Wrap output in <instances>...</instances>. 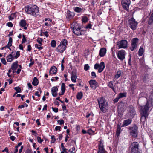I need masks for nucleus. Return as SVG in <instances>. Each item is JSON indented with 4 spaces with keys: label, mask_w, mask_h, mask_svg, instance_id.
Wrapping results in <instances>:
<instances>
[{
    "label": "nucleus",
    "mask_w": 153,
    "mask_h": 153,
    "mask_svg": "<svg viewBox=\"0 0 153 153\" xmlns=\"http://www.w3.org/2000/svg\"><path fill=\"white\" fill-rule=\"evenodd\" d=\"M148 100L146 105L141 107L140 121L142 122H145L147 118L149 108L153 105V91L149 96Z\"/></svg>",
    "instance_id": "1"
},
{
    "label": "nucleus",
    "mask_w": 153,
    "mask_h": 153,
    "mask_svg": "<svg viewBox=\"0 0 153 153\" xmlns=\"http://www.w3.org/2000/svg\"><path fill=\"white\" fill-rule=\"evenodd\" d=\"M26 13L34 16L39 15V10L38 7L36 5H29L25 7Z\"/></svg>",
    "instance_id": "2"
},
{
    "label": "nucleus",
    "mask_w": 153,
    "mask_h": 153,
    "mask_svg": "<svg viewBox=\"0 0 153 153\" xmlns=\"http://www.w3.org/2000/svg\"><path fill=\"white\" fill-rule=\"evenodd\" d=\"M139 144L138 142H133L129 147V150L131 153H142V150L139 148Z\"/></svg>",
    "instance_id": "3"
},
{
    "label": "nucleus",
    "mask_w": 153,
    "mask_h": 153,
    "mask_svg": "<svg viewBox=\"0 0 153 153\" xmlns=\"http://www.w3.org/2000/svg\"><path fill=\"white\" fill-rule=\"evenodd\" d=\"M98 102L99 108L103 112H105L106 107L107 105V103L106 100L103 97H100L97 99Z\"/></svg>",
    "instance_id": "4"
},
{
    "label": "nucleus",
    "mask_w": 153,
    "mask_h": 153,
    "mask_svg": "<svg viewBox=\"0 0 153 153\" xmlns=\"http://www.w3.org/2000/svg\"><path fill=\"white\" fill-rule=\"evenodd\" d=\"M67 45V41L63 39L61 42L60 44L57 46L56 50L60 53H63L66 49Z\"/></svg>",
    "instance_id": "5"
},
{
    "label": "nucleus",
    "mask_w": 153,
    "mask_h": 153,
    "mask_svg": "<svg viewBox=\"0 0 153 153\" xmlns=\"http://www.w3.org/2000/svg\"><path fill=\"white\" fill-rule=\"evenodd\" d=\"M128 129L130 130V134L132 137L135 138L137 136L138 132L137 126L134 125L132 126L129 127Z\"/></svg>",
    "instance_id": "6"
},
{
    "label": "nucleus",
    "mask_w": 153,
    "mask_h": 153,
    "mask_svg": "<svg viewBox=\"0 0 153 153\" xmlns=\"http://www.w3.org/2000/svg\"><path fill=\"white\" fill-rule=\"evenodd\" d=\"M128 23L129 27L133 30L136 29L137 26L138 24L137 22L133 18H131L128 20Z\"/></svg>",
    "instance_id": "7"
},
{
    "label": "nucleus",
    "mask_w": 153,
    "mask_h": 153,
    "mask_svg": "<svg viewBox=\"0 0 153 153\" xmlns=\"http://www.w3.org/2000/svg\"><path fill=\"white\" fill-rule=\"evenodd\" d=\"M81 27L78 26L77 27H74L73 28V33L77 35H79L83 34L84 31L81 30Z\"/></svg>",
    "instance_id": "8"
},
{
    "label": "nucleus",
    "mask_w": 153,
    "mask_h": 153,
    "mask_svg": "<svg viewBox=\"0 0 153 153\" xmlns=\"http://www.w3.org/2000/svg\"><path fill=\"white\" fill-rule=\"evenodd\" d=\"M117 45L118 46L119 48H125L127 46V42L125 40H123L118 42Z\"/></svg>",
    "instance_id": "9"
},
{
    "label": "nucleus",
    "mask_w": 153,
    "mask_h": 153,
    "mask_svg": "<svg viewBox=\"0 0 153 153\" xmlns=\"http://www.w3.org/2000/svg\"><path fill=\"white\" fill-rule=\"evenodd\" d=\"M130 3V0H122L121 1L122 7L126 10H128L129 7Z\"/></svg>",
    "instance_id": "10"
},
{
    "label": "nucleus",
    "mask_w": 153,
    "mask_h": 153,
    "mask_svg": "<svg viewBox=\"0 0 153 153\" xmlns=\"http://www.w3.org/2000/svg\"><path fill=\"white\" fill-rule=\"evenodd\" d=\"M106 152L102 142L100 141L98 144V151L97 153H106Z\"/></svg>",
    "instance_id": "11"
},
{
    "label": "nucleus",
    "mask_w": 153,
    "mask_h": 153,
    "mask_svg": "<svg viewBox=\"0 0 153 153\" xmlns=\"http://www.w3.org/2000/svg\"><path fill=\"white\" fill-rule=\"evenodd\" d=\"M128 113L131 117H133L135 114V111L134 108L131 105H130L128 108Z\"/></svg>",
    "instance_id": "12"
},
{
    "label": "nucleus",
    "mask_w": 153,
    "mask_h": 153,
    "mask_svg": "<svg viewBox=\"0 0 153 153\" xmlns=\"http://www.w3.org/2000/svg\"><path fill=\"white\" fill-rule=\"evenodd\" d=\"M138 41V39L137 38L133 39L131 42V46L130 48L131 51H133L136 48Z\"/></svg>",
    "instance_id": "13"
},
{
    "label": "nucleus",
    "mask_w": 153,
    "mask_h": 153,
    "mask_svg": "<svg viewBox=\"0 0 153 153\" xmlns=\"http://www.w3.org/2000/svg\"><path fill=\"white\" fill-rule=\"evenodd\" d=\"M117 56L119 59L123 60L125 58V51L124 50L119 51H118Z\"/></svg>",
    "instance_id": "14"
},
{
    "label": "nucleus",
    "mask_w": 153,
    "mask_h": 153,
    "mask_svg": "<svg viewBox=\"0 0 153 153\" xmlns=\"http://www.w3.org/2000/svg\"><path fill=\"white\" fill-rule=\"evenodd\" d=\"M90 87L93 89H95L97 86L98 83L94 80H91L89 81Z\"/></svg>",
    "instance_id": "15"
},
{
    "label": "nucleus",
    "mask_w": 153,
    "mask_h": 153,
    "mask_svg": "<svg viewBox=\"0 0 153 153\" xmlns=\"http://www.w3.org/2000/svg\"><path fill=\"white\" fill-rule=\"evenodd\" d=\"M71 79L73 82L75 83L76 82V79L77 78L76 73L74 71H72L71 74Z\"/></svg>",
    "instance_id": "16"
},
{
    "label": "nucleus",
    "mask_w": 153,
    "mask_h": 153,
    "mask_svg": "<svg viewBox=\"0 0 153 153\" xmlns=\"http://www.w3.org/2000/svg\"><path fill=\"white\" fill-rule=\"evenodd\" d=\"M57 69L56 68L55 66H53L51 67L50 69L49 74L52 75L55 74L57 72Z\"/></svg>",
    "instance_id": "17"
},
{
    "label": "nucleus",
    "mask_w": 153,
    "mask_h": 153,
    "mask_svg": "<svg viewBox=\"0 0 153 153\" xmlns=\"http://www.w3.org/2000/svg\"><path fill=\"white\" fill-rule=\"evenodd\" d=\"M58 91V89L57 87L54 86L51 88V91L53 96L56 97L57 96Z\"/></svg>",
    "instance_id": "18"
},
{
    "label": "nucleus",
    "mask_w": 153,
    "mask_h": 153,
    "mask_svg": "<svg viewBox=\"0 0 153 153\" xmlns=\"http://www.w3.org/2000/svg\"><path fill=\"white\" fill-rule=\"evenodd\" d=\"M105 68V63L103 62H101L99 64V67L98 69V72L100 73L102 72Z\"/></svg>",
    "instance_id": "19"
},
{
    "label": "nucleus",
    "mask_w": 153,
    "mask_h": 153,
    "mask_svg": "<svg viewBox=\"0 0 153 153\" xmlns=\"http://www.w3.org/2000/svg\"><path fill=\"white\" fill-rule=\"evenodd\" d=\"M132 122V120L130 119H128L125 120L123 122V124L122 126V127L126 126L130 124Z\"/></svg>",
    "instance_id": "20"
},
{
    "label": "nucleus",
    "mask_w": 153,
    "mask_h": 153,
    "mask_svg": "<svg viewBox=\"0 0 153 153\" xmlns=\"http://www.w3.org/2000/svg\"><path fill=\"white\" fill-rule=\"evenodd\" d=\"M18 61H16L15 62L13 63L11 65V69L13 71L16 70L18 66Z\"/></svg>",
    "instance_id": "21"
},
{
    "label": "nucleus",
    "mask_w": 153,
    "mask_h": 153,
    "mask_svg": "<svg viewBox=\"0 0 153 153\" xmlns=\"http://www.w3.org/2000/svg\"><path fill=\"white\" fill-rule=\"evenodd\" d=\"M106 53V50L105 48H102L99 51V55L101 57L103 56Z\"/></svg>",
    "instance_id": "22"
},
{
    "label": "nucleus",
    "mask_w": 153,
    "mask_h": 153,
    "mask_svg": "<svg viewBox=\"0 0 153 153\" xmlns=\"http://www.w3.org/2000/svg\"><path fill=\"white\" fill-rule=\"evenodd\" d=\"M74 16V13L69 11H67V17L68 19L72 18Z\"/></svg>",
    "instance_id": "23"
},
{
    "label": "nucleus",
    "mask_w": 153,
    "mask_h": 153,
    "mask_svg": "<svg viewBox=\"0 0 153 153\" xmlns=\"http://www.w3.org/2000/svg\"><path fill=\"white\" fill-rule=\"evenodd\" d=\"M13 53V52H12L11 54H10L7 57V60L8 62H10L14 59V57H13V55L12 54Z\"/></svg>",
    "instance_id": "24"
},
{
    "label": "nucleus",
    "mask_w": 153,
    "mask_h": 153,
    "mask_svg": "<svg viewBox=\"0 0 153 153\" xmlns=\"http://www.w3.org/2000/svg\"><path fill=\"white\" fill-rule=\"evenodd\" d=\"M108 86L110 88H111L114 92H115V89L114 88V86L113 85V81H110L109 82Z\"/></svg>",
    "instance_id": "25"
},
{
    "label": "nucleus",
    "mask_w": 153,
    "mask_h": 153,
    "mask_svg": "<svg viewBox=\"0 0 153 153\" xmlns=\"http://www.w3.org/2000/svg\"><path fill=\"white\" fill-rule=\"evenodd\" d=\"M39 83L38 80L36 77H34L33 78V81L32 82V84L34 86H37Z\"/></svg>",
    "instance_id": "26"
},
{
    "label": "nucleus",
    "mask_w": 153,
    "mask_h": 153,
    "mask_svg": "<svg viewBox=\"0 0 153 153\" xmlns=\"http://www.w3.org/2000/svg\"><path fill=\"white\" fill-rule=\"evenodd\" d=\"M26 22L25 20L22 19L19 22L20 25L21 27H24L26 25Z\"/></svg>",
    "instance_id": "27"
},
{
    "label": "nucleus",
    "mask_w": 153,
    "mask_h": 153,
    "mask_svg": "<svg viewBox=\"0 0 153 153\" xmlns=\"http://www.w3.org/2000/svg\"><path fill=\"white\" fill-rule=\"evenodd\" d=\"M153 23V13L151 15L148 21V24L151 25Z\"/></svg>",
    "instance_id": "28"
},
{
    "label": "nucleus",
    "mask_w": 153,
    "mask_h": 153,
    "mask_svg": "<svg viewBox=\"0 0 153 153\" xmlns=\"http://www.w3.org/2000/svg\"><path fill=\"white\" fill-rule=\"evenodd\" d=\"M73 9L75 12L78 13L81 12L82 10L81 8L77 7H74Z\"/></svg>",
    "instance_id": "29"
},
{
    "label": "nucleus",
    "mask_w": 153,
    "mask_h": 153,
    "mask_svg": "<svg viewBox=\"0 0 153 153\" xmlns=\"http://www.w3.org/2000/svg\"><path fill=\"white\" fill-rule=\"evenodd\" d=\"M61 90L62 91V94H64L65 91V85L63 83H62Z\"/></svg>",
    "instance_id": "30"
},
{
    "label": "nucleus",
    "mask_w": 153,
    "mask_h": 153,
    "mask_svg": "<svg viewBox=\"0 0 153 153\" xmlns=\"http://www.w3.org/2000/svg\"><path fill=\"white\" fill-rule=\"evenodd\" d=\"M122 73V71L120 70H119L118 71L116 74L115 75V77L116 79H118L119 78L120 76L121 75V74Z\"/></svg>",
    "instance_id": "31"
},
{
    "label": "nucleus",
    "mask_w": 153,
    "mask_h": 153,
    "mask_svg": "<svg viewBox=\"0 0 153 153\" xmlns=\"http://www.w3.org/2000/svg\"><path fill=\"white\" fill-rule=\"evenodd\" d=\"M121 131V128L119 125H118L117 126V128L116 131V134L117 136H119L120 133Z\"/></svg>",
    "instance_id": "32"
},
{
    "label": "nucleus",
    "mask_w": 153,
    "mask_h": 153,
    "mask_svg": "<svg viewBox=\"0 0 153 153\" xmlns=\"http://www.w3.org/2000/svg\"><path fill=\"white\" fill-rule=\"evenodd\" d=\"M143 48L140 47L138 51V55L141 56H142L143 53Z\"/></svg>",
    "instance_id": "33"
},
{
    "label": "nucleus",
    "mask_w": 153,
    "mask_h": 153,
    "mask_svg": "<svg viewBox=\"0 0 153 153\" xmlns=\"http://www.w3.org/2000/svg\"><path fill=\"white\" fill-rule=\"evenodd\" d=\"M82 92L78 93L77 95V99L79 100L81 99L82 97Z\"/></svg>",
    "instance_id": "34"
},
{
    "label": "nucleus",
    "mask_w": 153,
    "mask_h": 153,
    "mask_svg": "<svg viewBox=\"0 0 153 153\" xmlns=\"http://www.w3.org/2000/svg\"><path fill=\"white\" fill-rule=\"evenodd\" d=\"M51 45L52 47L54 48L56 45V42L55 40H53L51 42Z\"/></svg>",
    "instance_id": "35"
},
{
    "label": "nucleus",
    "mask_w": 153,
    "mask_h": 153,
    "mask_svg": "<svg viewBox=\"0 0 153 153\" xmlns=\"http://www.w3.org/2000/svg\"><path fill=\"white\" fill-rule=\"evenodd\" d=\"M82 19V22L84 23H85L88 21V19L86 16L83 17Z\"/></svg>",
    "instance_id": "36"
},
{
    "label": "nucleus",
    "mask_w": 153,
    "mask_h": 153,
    "mask_svg": "<svg viewBox=\"0 0 153 153\" xmlns=\"http://www.w3.org/2000/svg\"><path fill=\"white\" fill-rule=\"evenodd\" d=\"M143 77V80L145 81H146L149 79L148 75L147 74L144 75Z\"/></svg>",
    "instance_id": "37"
},
{
    "label": "nucleus",
    "mask_w": 153,
    "mask_h": 153,
    "mask_svg": "<svg viewBox=\"0 0 153 153\" xmlns=\"http://www.w3.org/2000/svg\"><path fill=\"white\" fill-rule=\"evenodd\" d=\"M118 97L119 98H122L123 97H125L126 94L124 93H121L119 94Z\"/></svg>",
    "instance_id": "38"
},
{
    "label": "nucleus",
    "mask_w": 153,
    "mask_h": 153,
    "mask_svg": "<svg viewBox=\"0 0 153 153\" xmlns=\"http://www.w3.org/2000/svg\"><path fill=\"white\" fill-rule=\"evenodd\" d=\"M41 45H38L37 44L35 45V47L37 48L39 50L42 49L43 48V47H41Z\"/></svg>",
    "instance_id": "39"
},
{
    "label": "nucleus",
    "mask_w": 153,
    "mask_h": 153,
    "mask_svg": "<svg viewBox=\"0 0 153 153\" xmlns=\"http://www.w3.org/2000/svg\"><path fill=\"white\" fill-rule=\"evenodd\" d=\"M12 38L11 37H9V42H8V46H11L12 45Z\"/></svg>",
    "instance_id": "40"
},
{
    "label": "nucleus",
    "mask_w": 153,
    "mask_h": 153,
    "mask_svg": "<svg viewBox=\"0 0 153 153\" xmlns=\"http://www.w3.org/2000/svg\"><path fill=\"white\" fill-rule=\"evenodd\" d=\"M94 133V131L91 129H89L88 130L87 132V133L90 135L93 134Z\"/></svg>",
    "instance_id": "41"
},
{
    "label": "nucleus",
    "mask_w": 153,
    "mask_h": 153,
    "mask_svg": "<svg viewBox=\"0 0 153 153\" xmlns=\"http://www.w3.org/2000/svg\"><path fill=\"white\" fill-rule=\"evenodd\" d=\"M43 41V39H42L39 38H38L37 40V41L40 45H42V42Z\"/></svg>",
    "instance_id": "42"
},
{
    "label": "nucleus",
    "mask_w": 153,
    "mask_h": 153,
    "mask_svg": "<svg viewBox=\"0 0 153 153\" xmlns=\"http://www.w3.org/2000/svg\"><path fill=\"white\" fill-rule=\"evenodd\" d=\"M51 139L52 140L51 141V143H54L56 141V139L55 138V136L54 135H52L51 136Z\"/></svg>",
    "instance_id": "43"
},
{
    "label": "nucleus",
    "mask_w": 153,
    "mask_h": 153,
    "mask_svg": "<svg viewBox=\"0 0 153 153\" xmlns=\"http://www.w3.org/2000/svg\"><path fill=\"white\" fill-rule=\"evenodd\" d=\"M20 55V51H18L16 52V55L14 56V57L17 59L19 56Z\"/></svg>",
    "instance_id": "44"
},
{
    "label": "nucleus",
    "mask_w": 153,
    "mask_h": 153,
    "mask_svg": "<svg viewBox=\"0 0 153 153\" xmlns=\"http://www.w3.org/2000/svg\"><path fill=\"white\" fill-rule=\"evenodd\" d=\"M90 68V67L88 64H85L84 65V69L85 71H87Z\"/></svg>",
    "instance_id": "45"
},
{
    "label": "nucleus",
    "mask_w": 153,
    "mask_h": 153,
    "mask_svg": "<svg viewBox=\"0 0 153 153\" xmlns=\"http://www.w3.org/2000/svg\"><path fill=\"white\" fill-rule=\"evenodd\" d=\"M14 89L16 91H17V92L20 93L21 92V89L19 87H15L14 88Z\"/></svg>",
    "instance_id": "46"
},
{
    "label": "nucleus",
    "mask_w": 153,
    "mask_h": 153,
    "mask_svg": "<svg viewBox=\"0 0 153 153\" xmlns=\"http://www.w3.org/2000/svg\"><path fill=\"white\" fill-rule=\"evenodd\" d=\"M22 37H23V38L22 39V44L25 43L26 41V39L25 36L24 35H23Z\"/></svg>",
    "instance_id": "47"
},
{
    "label": "nucleus",
    "mask_w": 153,
    "mask_h": 153,
    "mask_svg": "<svg viewBox=\"0 0 153 153\" xmlns=\"http://www.w3.org/2000/svg\"><path fill=\"white\" fill-rule=\"evenodd\" d=\"M1 62L4 64L5 65H6V62L5 60V59L4 58H3L1 59Z\"/></svg>",
    "instance_id": "48"
},
{
    "label": "nucleus",
    "mask_w": 153,
    "mask_h": 153,
    "mask_svg": "<svg viewBox=\"0 0 153 153\" xmlns=\"http://www.w3.org/2000/svg\"><path fill=\"white\" fill-rule=\"evenodd\" d=\"M37 140L40 143H41L43 141V140L42 139H41V137L39 136L37 137Z\"/></svg>",
    "instance_id": "49"
},
{
    "label": "nucleus",
    "mask_w": 153,
    "mask_h": 153,
    "mask_svg": "<svg viewBox=\"0 0 153 153\" xmlns=\"http://www.w3.org/2000/svg\"><path fill=\"white\" fill-rule=\"evenodd\" d=\"M61 128L60 126H57L55 127V129L56 131L59 130V131H61Z\"/></svg>",
    "instance_id": "50"
},
{
    "label": "nucleus",
    "mask_w": 153,
    "mask_h": 153,
    "mask_svg": "<svg viewBox=\"0 0 153 153\" xmlns=\"http://www.w3.org/2000/svg\"><path fill=\"white\" fill-rule=\"evenodd\" d=\"M58 123H59V125H61L64 123V121L62 119L61 120H59L57 121Z\"/></svg>",
    "instance_id": "51"
},
{
    "label": "nucleus",
    "mask_w": 153,
    "mask_h": 153,
    "mask_svg": "<svg viewBox=\"0 0 153 153\" xmlns=\"http://www.w3.org/2000/svg\"><path fill=\"white\" fill-rule=\"evenodd\" d=\"M91 75L92 76L93 78H94L96 77V73L94 72H91Z\"/></svg>",
    "instance_id": "52"
},
{
    "label": "nucleus",
    "mask_w": 153,
    "mask_h": 153,
    "mask_svg": "<svg viewBox=\"0 0 153 153\" xmlns=\"http://www.w3.org/2000/svg\"><path fill=\"white\" fill-rule=\"evenodd\" d=\"M99 64L97 63L96 64L94 65V68L95 69H97L98 68H99Z\"/></svg>",
    "instance_id": "53"
},
{
    "label": "nucleus",
    "mask_w": 153,
    "mask_h": 153,
    "mask_svg": "<svg viewBox=\"0 0 153 153\" xmlns=\"http://www.w3.org/2000/svg\"><path fill=\"white\" fill-rule=\"evenodd\" d=\"M92 26V25L91 24H89L86 26V28L87 29H91V28Z\"/></svg>",
    "instance_id": "54"
},
{
    "label": "nucleus",
    "mask_w": 153,
    "mask_h": 153,
    "mask_svg": "<svg viewBox=\"0 0 153 153\" xmlns=\"http://www.w3.org/2000/svg\"><path fill=\"white\" fill-rule=\"evenodd\" d=\"M120 98L118 97H117L115 98L114 100V103H116L119 100V99Z\"/></svg>",
    "instance_id": "55"
},
{
    "label": "nucleus",
    "mask_w": 153,
    "mask_h": 153,
    "mask_svg": "<svg viewBox=\"0 0 153 153\" xmlns=\"http://www.w3.org/2000/svg\"><path fill=\"white\" fill-rule=\"evenodd\" d=\"M62 108L64 111L65 110H66V107L65 104L64 103L63 104Z\"/></svg>",
    "instance_id": "56"
},
{
    "label": "nucleus",
    "mask_w": 153,
    "mask_h": 153,
    "mask_svg": "<svg viewBox=\"0 0 153 153\" xmlns=\"http://www.w3.org/2000/svg\"><path fill=\"white\" fill-rule=\"evenodd\" d=\"M31 50V47L30 45H29L27 46V51H30Z\"/></svg>",
    "instance_id": "57"
},
{
    "label": "nucleus",
    "mask_w": 153,
    "mask_h": 153,
    "mask_svg": "<svg viewBox=\"0 0 153 153\" xmlns=\"http://www.w3.org/2000/svg\"><path fill=\"white\" fill-rule=\"evenodd\" d=\"M7 25L8 27H13V25L12 23L11 22H8L7 23Z\"/></svg>",
    "instance_id": "58"
},
{
    "label": "nucleus",
    "mask_w": 153,
    "mask_h": 153,
    "mask_svg": "<svg viewBox=\"0 0 153 153\" xmlns=\"http://www.w3.org/2000/svg\"><path fill=\"white\" fill-rule=\"evenodd\" d=\"M53 110L55 113H57L58 112V109L57 108H52Z\"/></svg>",
    "instance_id": "59"
},
{
    "label": "nucleus",
    "mask_w": 153,
    "mask_h": 153,
    "mask_svg": "<svg viewBox=\"0 0 153 153\" xmlns=\"http://www.w3.org/2000/svg\"><path fill=\"white\" fill-rule=\"evenodd\" d=\"M27 85L30 89L32 88V86L30 83H27Z\"/></svg>",
    "instance_id": "60"
},
{
    "label": "nucleus",
    "mask_w": 153,
    "mask_h": 153,
    "mask_svg": "<svg viewBox=\"0 0 153 153\" xmlns=\"http://www.w3.org/2000/svg\"><path fill=\"white\" fill-rule=\"evenodd\" d=\"M34 63V61H32V62H31V63H30L29 65V66L30 67H31V66L32 65H33Z\"/></svg>",
    "instance_id": "61"
},
{
    "label": "nucleus",
    "mask_w": 153,
    "mask_h": 153,
    "mask_svg": "<svg viewBox=\"0 0 153 153\" xmlns=\"http://www.w3.org/2000/svg\"><path fill=\"white\" fill-rule=\"evenodd\" d=\"M10 138L12 141H13L15 139V137L14 136H12L10 137Z\"/></svg>",
    "instance_id": "62"
},
{
    "label": "nucleus",
    "mask_w": 153,
    "mask_h": 153,
    "mask_svg": "<svg viewBox=\"0 0 153 153\" xmlns=\"http://www.w3.org/2000/svg\"><path fill=\"white\" fill-rule=\"evenodd\" d=\"M19 49L20 50H23V46L22 44H20L19 45Z\"/></svg>",
    "instance_id": "63"
},
{
    "label": "nucleus",
    "mask_w": 153,
    "mask_h": 153,
    "mask_svg": "<svg viewBox=\"0 0 153 153\" xmlns=\"http://www.w3.org/2000/svg\"><path fill=\"white\" fill-rule=\"evenodd\" d=\"M18 147H17V146H15V151H14V153H17L18 151Z\"/></svg>",
    "instance_id": "64"
}]
</instances>
